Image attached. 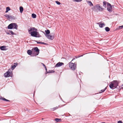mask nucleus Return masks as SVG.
I'll return each instance as SVG.
<instances>
[{
    "label": "nucleus",
    "mask_w": 123,
    "mask_h": 123,
    "mask_svg": "<svg viewBox=\"0 0 123 123\" xmlns=\"http://www.w3.org/2000/svg\"><path fill=\"white\" fill-rule=\"evenodd\" d=\"M29 34L33 37H41L38 32L37 31V29L34 27L30 28L28 30Z\"/></svg>",
    "instance_id": "nucleus-1"
},
{
    "label": "nucleus",
    "mask_w": 123,
    "mask_h": 123,
    "mask_svg": "<svg viewBox=\"0 0 123 123\" xmlns=\"http://www.w3.org/2000/svg\"><path fill=\"white\" fill-rule=\"evenodd\" d=\"M119 83V81L117 80H113L110 84L109 86L111 88L113 89L116 88Z\"/></svg>",
    "instance_id": "nucleus-2"
},
{
    "label": "nucleus",
    "mask_w": 123,
    "mask_h": 123,
    "mask_svg": "<svg viewBox=\"0 0 123 123\" xmlns=\"http://www.w3.org/2000/svg\"><path fill=\"white\" fill-rule=\"evenodd\" d=\"M18 25L17 24L15 23H12L10 24L8 26V29H12L13 28L16 29H18Z\"/></svg>",
    "instance_id": "nucleus-3"
},
{
    "label": "nucleus",
    "mask_w": 123,
    "mask_h": 123,
    "mask_svg": "<svg viewBox=\"0 0 123 123\" xmlns=\"http://www.w3.org/2000/svg\"><path fill=\"white\" fill-rule=\"evenodd\" d=\"M94 10L95 11L98 10L99 11H102L103 9L101 7L100 5L99 4H97L94 7Z\"/></svg>",
    "instance_id": "nucleus-4"
},
{
    "label": "nucleus",
    "mask_w": 123,
    "mask_h": 123,
    "mask_svg": "<svg viewBox=\"0 0 123 123\" xmlns=\"http://www.w3.org/2000/svg\"><path fill=\"white\" fill-rule=\"evenodd\" d=\"M69 67L72 70H74L76 68V65L75 63H73L71 62L69 63Z\"/></svg>",
    "instance_id": "nucleus-5"
},
{
    "label": "nucleus",
    "mask_w": 123,
    "mask_h": 123,
    "mask_svg": "<svg viewBox=\"0 0 123 123\" xmlns=\"http://www.w3.org/2000/svg\"><path fill=\"white\" fill-rule=\"evenodd\" d=\"M10 70L9 69L8 71L4 74V76L5 77H8L9 76H11L12 74V72L9 71Z\"/></svg>",
    "instance_id": "nucleus-6"
},
{
    "label": "nucleus",
    "mask_w": 123,
    "mask_h": 123,
    "mask_svg": "<svg viewBox=\"0 0 123 123\" xmlns=\"http://www.w3.org/2000/svg\"><path fill=\"white\" fill-rule=\"evenodd\" d=\"M107 9L108 11L110 12L112 11V8L111 5L109 3H107Z\"/></svg>",
    "instance_id": "nucleus-7"
},
{
    "label": "nucleus",
    "mask_w": 123,
    "mask_h": 123,
    "mask_svg": "<svg viewBox=\"0 0 123 123\" xmlns=\"http://www.w3.org/2000/svg\"><path fill=\"white\" fill-rule=\"evenodd\" d=\"M33 49L34 51L36 52H37L35 54V55H38L39 53V50L38 48L37 47H34L33 48Z\"/></svg>",
    "instance_id": "nucleus-8"
},
{
    "label": "nucleus",
    "mask_w": 123,
    "mask_h": 123,
    "mask_svg": "<svg viewBox=\"0 0 123 123\" xmlns=\"http://www.w3.org/2000/svg\"><path fill=\"white\" fill-rule=\"evenodd\" d=\"M5 17L7 19L13 18L14 17L12 16H10L9 15L6 14L5 15Z\"/></svg>",
    "instance_id": "nucleus-9"
},
{
    "label": "nucleus",
    "mask_w": 123,
    "mask_h": 123,
    "mask_svg": "<svg viewBox=\"0 0 123 123\" xmlns=\"http://www.w3.org/2000/svg\"><path fill=\"white\" fill-rule=\"evenodd\" d=\"M97 24H98L100 27V28H102L103 26L105 25V24L104 23H102V22L97 23Z\"/></svg>",
    "instance_id": "nucleus-10"
},
{
    "label": "nucleus",
    "mask_w": 123,
    "mask_h": 123,
    "mask_svg": "<svg viewBox=\"0 0 123 123\" xmlns=\"http://www.w3.org/2000/svg\"><path fill=\"white\" fill-rule=\"evenodd\" d=\"M45 36L46 37H47V38L49 39H50L51 40L52 39V36L50 35L47 34V35H45Z\"/></svg>",
    "instance_id": "nucleus-11"
},
{
    "label": "nucleus",
    "mask_w": 123,
    "mask_h": 123,
    "mask_svg": "<svg viewBox=\"0 0 123 123\" xmlns=\"http://www.w3.org/2000/svg\"><path fill=\"white\" fill-rule=\"evenodd\" d=\"M0 49L2 50H6V46H0Z\"/></svg>",
    "instance_id": "nucleus-12"
},
{
    "label": "nucleus",
    "mask_w": 123,
    "mask_h": 123,
    "mask_svg": "<svg viewBox=\"0 0 123 123\" xmlns=\"http://www.w3.org/2000/svg\"><path fill=\"white\" fill-rule=\"evenodd\" d=\"M62 66V62H59L57 63L55 65V67H59Z\"/></svg>",
    "instance_id": "nucleus-13"
},
{
    "label": "nucleus",
    "mask_w": 123,
    "mask_h": 123,
    "mask_svg": "<svg viewBox=\"0 0 123 123\" xmlns=\"http://www.w3.org/2000/svg\"><path fill=\"white\" fill-rule=\"evenodd\" d=\"M14 65L13 66H12V70H13L17 65V63H14Z\"/></svg>",
    "instance_id": "nucleus-14"
},
{
    "label": "nucleus",
    "mask_w": 123,
    "mask_h": 123,
    "mask_svg": "<svg viewBox=\"0 0 123 123\" xmlns=\"http://www.w3.org/2000/svg\"><path fill=\"white\" fill-rule=\"evenodd\" d=\"M107 3L106 1H104L103 2V6H104L105 8L106 7V5L107 4Z\"/></svg>",
    "instance_id": "nucleus-15"
},
{
    "label": "nucleus",
    "mask_w": 123,
    "mask_h": 123,
    "mask_svg": "<svg viewBox=\"0 0 123 123\" xmlns=\"http://www.w3.org/2000/svg\"><path fill=\"white\" fill-rule=\"evenodd\" d=\"M87 1L90 6H93V4H92V3L91 1Z\"/></svg>",
    "instance_id": "nucleus-16"
},
{
    "label": "nucleus",
    "mask_w": 123,
    "mask_h": 123,
    "mask_svg": "<svg viewBox=\"0 0 123 123\" xmlns=\"http://www.w3.org/2000/svg\"><path fill=\"white\" fill-rule=\"evenodd\" d=\"M23 7L22 6H20L19 7V10H20V12L21 13H22L23 12Z\"/></svg>",
    "instance_id": "nucleus-17"
},
{
    "label": "nucleus",
    "mask_w": 123,
    "mask_h": 123,
    "mask_svg": "<svg viewBox=\"0 0 123 123\" xmlns=\"http://www.w3.org/2000/svg\"><path fill=\"white\" fill-rule=\"evenodd\" d=\"M27 53L29 55H31L32 54V51L30 50H28L27 51Z\"/></svg>",
    "instance_id": "nucleus-18"
},
{
    "label": "nucleus",
    "mask_w": 123,
    "mask_h": 123,
    "mask_svg": "<svg viewBox=\"0 0 123 123\" xmlns=\"http://www.w3.org/2000/svg\"><path fill=\"white\" fill-rule=\"evenodd\" d=\"M55 120L57 122H60L61 121V119L56 118L55 119Z\"/></svg>",
    "instance_id": "nucleus-19"
},
{
    "label": "nucleus",
    "mask_w": 123,
    "mask_h": 123,
    "mask_svg": "<svg viewBox=\"0 0 123 123\" xmlns=\"http://www.w3.org/2000/svg\"><path fill=\"white\" fill-rule=\"evenodd\" d=\"M45 32L46 33V35H47V34H49L50 33V31L49 30H45Z\"/></svg>",
    "instance_id": "nucleus-20"
},
{
    "label": "nucleus",
    "mask_w": 123,
    "mask_h": 123,
    "mask_svg": "<svg viewBox=\"0 0 123 123\" xmlns=\"http://www.w3.org/2000/svg\"><path fill=\"white\" fill-rule=\"evenodd\" d=\"M106 89H107V87H106L104 89L101 90L99 92V93H101L102 92H104L105 91Z\"/></svg>",
    "instance_id": "nucleus-21"
},
{
    "label": "nucleus",
    "mask_w": 123,
    "mask_h": 123,
    "mask_svg": "<svg viewBox=\"0 0 123 123\" xmlns=\"http://www.w3.org/2000/svg\"><path fill=\"white\" fill-rule=\"evenodd\" d=\"M105 30L107 32H108L110 31V29L108 27H106L105 28Z\"/></svg>",
    "instance_id": "nucleus-22"
},
{
    "label": "nucleus",
    "mask_w": 123,
    "mask_h": 123,
    "mask_svg": "<svg viewBox=\"0 0 123 123\" xmlns=\"http://www.w3.org/2000/svg\"><path fill=\"white\" fill-rule=\"evenodd\" d=\"M32 17L33 18H35L36 17V15L35 14L33 13L32 14Z\"/></svg>",
    "instance_id": "nucleus-23"
},
{
    "label": "nucleus",
    "mask_w": 123,
    "mask_h": 123,
    "mask_svg": "<svg viewBox=\"0 0 123 123\" xmlns=\"http://www.w3.org/2000/svg\"><path fill=\"white\" fill-rule=\"evenodd\" d=\"M10 10V9L9 7H8L6 8V13L8 11Z\"/></svg>",
    "instance_id": "nucleus-24"
},
{
    "label": "nucleus",
    "mask_w": 123,
    "mask_h": 123,
    "mask_svg": "<svg viewBox=\"0 0 123 123\" xmlns=\"http://www.w3.org/2000/svg\"><path fill=\"white\" fill-rule=\"evenodd\" d=\"M10 33V34L11 33V35H14L15 34L13 33V31L11 30H10L9 31Z\"/></svg>",
    "instance_id": "nucleus-25"
},
{
    "label": "nucleus",
    "mask_w": 123,
    "mask_h": 123,
    "mask_svg": "<svg viewBox=\"0 0 123 123\" xmlns=\"http://www.w3.org/2000/svg\"><path fill=\"white\" fill-rule=\"evenodd\" d=\"M3 100H4V101H7V102H9L10 101L8 100H7V99H5V98H3Z\"/></svg>",
    "instance_id": "nucleus-26"
},
{
    "label": "nucleus",
    "mask_w": 123,
    "mask_h": 123,
    "mask_svg": "<svg viewBox=\"0 0 123 123\" xmlns=\"http://www.w3.org/2000/svg\"><path fill=\"white\" fill-rule=\"evenodd\" d=\"M55 2L58 5H60L61 4L58 1H56Z\"/></svg>",
    "instance_id": "nucleus-27"
},
{
    "label": "nucleus",
    "mask_w": 123,
    "mask_h": 123,
    "mask_svg": "<svg viewBox=\"0 0 123 123\" xmlns=\"http://www.w3.org/2000/svg\"><path fill=\"white\" fill-rule=\"evenodd\" d=\"M123 28V25L120 26L119 27V29L120 30Z\"/></svg>",
    "instance_id": "nucleus-28"
},
{
    "label": "nucleus",
    "mask_w": 123,
    "mask_h": 123,
    "mask_svg": "<svg viewBox=\"0 0 123 123\" xmlns=\"http://www.w3.org/2000/svg\"><path fill=\"white\" fill-rule=\"evenodd\" d=\"M82 0H74V1H75L77 2H79L81 1Z\"/></svg>",
    "instance_id": "nucleus-29"
},
{
    "label": "nucleus",
    "mask_w": 123,
    "mask_h": 123,
    "mask_svg": "<svg viewBox=\"0 0 123 123\" xmlns=\"http://www.w3.org/2000/svg\"><path fill=\"white\" fill-rule=\"evenodd\" d=\"M57 108V107L53 108L51 109V110H52L53 111H54L55 110H56V109Z\"/></svg>",
    "instance_id": "nucleus-30"
},
{
    "label": "nucleus",
    "mask_w": 123,
    "mask_h": 123,
    "mask_svg": "<svg viewBox=\"0 0 123 123\" xmlns=\"http://www.w3.org/2000/svg\"><path fill=\"white\" fill-rule=\"evenodd\" d=\"M117 123H123V122L121 121H118Z\"/></svg>",
    "instance_id": "nucleus-31"
},
{
    "label": "nucleus",
    "mask_w": 123,
    "mask_h": 123,
    "mask_svg": "<svg viewBox=\"0 0 123 123\" xmlns=\"http://www.w3.org/2000/svg\"><path fill=\"white\" fill-rule=\"evenodd\" d=\"M83 55H79L78 56H77V57H78V58H79V57H81V56H83Z\"/></svg>",
    "instance_id": "nucleus-32"
},
{
    "label": "nucleus",
    "mask_w": 123,
    "mask_h": 123,
    "mask_svg": "<svg viewBox=\"0 0 123 123\" xmlns=\"http://www.w3.org/2000/svg\"><path fill=\"white\" fill-rule=\"evenodd\" d=\"M36 42L37 43H41V42H38L37 41H36Z\"/></svg>",
    "instance_id": "nucleus-33"
},
{
    "label": "nucleus",
    "mask_w": 123,
    "mask_h": 123,
    "mask_svg": "<svg viewBox=\"0 0 123 123\" xmlns=\"http://www.w3.org/2000/svg\"><path fill=\"white\" fill-rule=\"evenodd\" d=\"M3 98L2 97L0 96V99H2L3 100Z\"/></svg>",
    "instance_id": "nucleus-34"
},
{
    "label": "nucleus",
    "mask_w": 123,
    "mask_h": 123,
    "mask_svg": "<svg viewBox=\"0 0 123 123\" xmlns=\"http://www.w3.org/2000/svg\"><path fill=\"white\" fill-rule=\"evenodd\" d=\"M41 44H44L45 45L47 44L46 43H43V42H41Z\"/></svg>",
    "instance_id": "nucleus-35"
},
{
    "label": "nucleus",
    "mask_w": 123,
    "mask_h": 123,
    "mask_svg": "<svg viewBox=\"0 0 123 123\" xmlns=\"http://www.w3.org/2000/svg\"><path fill=\"white\" fill-rule=\"evenodd\" d=\"M6 34L8 35H11V34H10V32H7Z\"/></svg>",
    "instance_id": "nucleus-36"
},
{
    "label": "nucleus",
    "mask_w": 123,
    "mask_h": 123,
    "mask_svg": "<svg viewBox=\"0 0 123 123\" xmlns=\"http://www.w3.org/2000/svg\"><path fill=\"white\" fill-rule=\"evenodd\" d=\"M41 63L44 67H45V66L43 63Z\"/></svg>",
    "instance_id": "nucleus-37"
},
{
    "label": "nucleus",
    "mask_w": 123,
    "mask_h": 123,
    "mask_svg": "<svg viewBox=\"0 0 123 123\" xmlns=\"http://www.w3.org/2000/svg\"><path fill=\"white\" fill-rule=\"evenodd\" d=\"M75 58H73V59L72 60V61H73V60H75Z\"/></svg>",
    "instance_id": "nucleus-38"
},
{
    "label": "nucleus",
    "mask_w": 123,
    "mask_h": 123,
    "mask_svg": "<svg viewBox=\"0 0 123 123\" xmlns=\"http://www.w3.org/2000/svg\"><path fill=\"white\" fill-rule=\"evenodd\" d=\"M44 67V68H45V69H46V68H46V67L45 66V67Z\"/></svg>",
    "instance_id": "nucleus-39"
},
{
    "label": "nucleus",
    "mask_w": 123,
    "mask_h": 123,
    "mask_svg": "<svg viewBox=\"0 0 123 123\" xmlns=\"http://www.w3.org/2000/svg\"><path fill=\"white\" fill-rule=\"evenodd\" d=\"M75 57L76 58H78V57H77V56H75Z\"/></svg>",
    "instance_id": "nucleus-40"
},
{
    "label": "nucleus",
    "mask_w": 123,
    "mask_h": 123,
    "mask_svg": "<svg viewBox=\"0 0 123 123\" xmlns=\"http://www.w3.org/2000/svg\"><path fill=\"white\" fill-rule=\"evenodd\" d=\"M64 63L62 62V65H64Z\"/></svg>",
    "instance_id": "nucleus-41"
},
{
    "label": "nucleus",
    "mask_w": 123,
    "mask_h": 123,
    "mask_svg": "<svg viewBox=\"0 0 123 123\" xmlns=\"http://www.w3.org/2000/svg\"><path fill=\"white\" fill-rule=\"evenodd\" d=\"M45 70H46V72H47V68H46V69H45Z\"/></svg>",
    "instance_id": "nucleus-42"
},
{
    "label": "nucleus",
    "mask_w": 123,
    "mask_h": 123,
    "mask_svg": "<svg viewBox=\"0 0 123 123\" xmlns=\"http://www.w3.org/2000/svg\"><path fill=\"white\" fill-rule=\"evenodd\" d=\"M100 123H105V122H102Z\"/></svg>",
    "instance_id": "nucleus-43"
},
{
    "label": "nucleus",
    "mask_w": 123,
    "mask_h": 123,
    "mask_svg": "<svg viewBox=\"0 0 123 123\" xmlns=\"http://www.w3.org/2000/svg\"><path fill=\"white\" fill-rule=\"evenodd\" d=\"M51 73V72H47V73Z\"/></svg>",
    "instance_id": "nucleus-44"
},
{
    "label": "nucleus",
    "mask_w": 123,
    "mask_h": 123,
    "mask_svg": "<svg viewBox=\"0 0 123 123\" xmlns=\"http://www.w3.org/2000/svg\"><path fill=\"white\" fill-rule=\"evenodd\" d=\"M121 88H122V89H123V87H122Z\"/></svg>",
    "instance_id": "nucleus-45"
},
{
    "label": "nucleus",
    "mask_w": 123,
    "mask_h": 123,
    "mask_svg": "<svg viewBox=\"0 0 123 123\" xmlns=\"http://www.w3.org/2000/svg\"><path fill=\"white\" fill-rule=\"evenodd\" d=\"M122 86H123V84L122 85Z\"/></svg>",
    "instance_id": "nucleus-46"
}]
</instances>
